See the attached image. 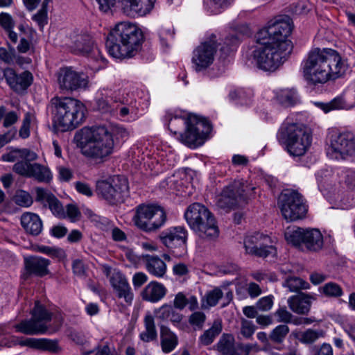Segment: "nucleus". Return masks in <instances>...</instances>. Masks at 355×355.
Listing matches in <instances>:
<instances>
[{
    "label": "nucleus",
    "mask_w": 355,
    "mask_h": 355,
    "mask_svg": "<svg viewBox=\"0 0 355 355\" xmlns=\"http://www.w3.org/2000/svg\"><path fill=\"white\" fill-rule=\"evenodd\" d=\"M78 137L83 155L96 162H105L114 151L112 133L105 126L85 127Z\"/></svg>",
    "instance_id": "3"
},
{
    "label": "nucleus",
    "mask_w": 355,
    "mask_h": 355,
    "mask_svg": "<svg viewBox=\"0 0 355 355\" xmlns=\"http://www.w3.org/2000/svg\"><path fill=\"white\" fill-rule=\"evenodd\" d=\"M145 331L139 334L140 339L146 343L153 341L157 338V330L155 324L154 317L150 313H147L144 318Z\"/></svg>",
    "instance_id": "43"
},
{
    "label": "nucleus",
    "mask_w": 355,
    "mask_h": 355,
    "mask_svg": "<svg viewBox=\"0 0 355 355\" xmlns=\"http://www.w3.org/2000/svg\"><path fill=\"white\" fill-rule=\"evenodd\" d=\"M110 91L105 89H101L98 92L96 105L98 109L104 113H115L116 105H112V98L108 94Z\"/></svg>",
    "instance_id": "42"
},
{
    "label": "nucleus",
    "mask_w": 355,
    "mask_h": 355,
    "mask_svg": "<svg viewBox=\"0 0 355 355\" xmlns=\"http://www.w3.org/2000/svg\"><path fill=\"white\" fill-rule=\"evenodd\" d=\"M243 247L246 254L261 258L275 257L277 254V250L271 238L261 232H254L245 236Z\"/></svg>",
    "instance_id": "17"
},
{
    "label": "nucleus",
    "mask_w": 355,
    "mask_h": 355,
    "mask_svg": "<svg viewBox=\"0 0 355 355\" xmlns=\"http://www.w3.org/2000/svg\"><path fill=\"white\" fill-rule=\"evenodd\" d=\"M318 291L329 297H339L343 294L342 288L335 282H328L320 286Z\"/></svg>",
    "instance_id": "48"
},
{
    "label": "nucleus",
    "mask_w": 355,
    "mask_h": 355,
    "mask_svg": "<svg viewBox=\"0 0 355 355\" xmlns=\"http://www.w3.org/2000/svg\"><path fill=\"white\" fill-rule=\"evenodd\" d=\"M165 119L168 122V129L174 134H176V130L173 128V122H178L179 125H185V130L180 134L179 139L191 148L202 146L211 130L209 121L196 115L190 114L187 118H183L167 112Z\"/></svg>",
    "instance_id": "5"
},
{
    "label": "nucleus",
    "mask_w": 355,
    "mask_h": 355,
    "mask_svg": "<svg viewBox=\"0 0 355 355\" xmlns=\"http://www.w3.org/2000/svg\"><path fill=\"white\" fill-rule=\"evenodd\" d=\"M119 112V116L123 121H134L138 118V107L136 101L127 105H116L115 112Z\"/></svg>",
    "instance_id": "40"
},
{
    "label": "nucleus",
    "mask_w": 355,
    "mask_h": 355,
    "mask_svg": "<svg viewBox=\"0 0 355 355\" xmlns=\"http://www.w3.org/2000/svg\"><path fill=\"white\" fill-rule=\"evenodd\" d=\"M273 305V297L271 295L260 298L256 304V308L261 311H269Z\"/></svg>",
    "instance_id": "56"
},
{
    "label": "nucleus",
    "mask_w": 355,
    "mask_h": 355,
    "mask_svg": "<svg viewBox=\"0 0 355 355\" xmlns=\"http://www.w3.org/2000/svg\"><path fill=\"white\" fill-rule=\"evenodd\" d=\"M144 35L137 24L125 21L115 25L106 41L108 53L117 59L134 57L139 51Z\"/></svg>",
    "instance_id": "2"
},
{
    "label": "nucleus",
    "mask_w": 355,
    "mask_h": 355,
    "mask_svg": "<svg viewBox=\"0 0 355 355\" xmlns=\"http://www.w3.org/2000/svg\"><path fill=\"white\" fill-rule=\"evenodd\" d=\"M16 58L15 49L13 47H9L8 49L4 47H0V60L6 64L15 63Z\"/></svg>",
    "instance_id": "54"
},
{
    "label": "nucleus",
    "mask_w": 355,
    "mask_h": 355,
    "mask_svg": "<svg viewBox=\"0 0 355 355\" xmlns=\"http://www.w3.org/2000/svg\"><path fill=\"white\" fill-rule=\"evenodd\" d=\"M21 224L25 231L31 235H39L43 228L42 221L38 215L26 212L21 216Z\"/></svg>",
    "instance_id": "29"
},
{
    "label": "nucleus",
    "mask_w": 355,
    "mask_h": 355,
    "mask_svg": "<svg viewBox=\"0 0 355 355\" xmlns=\"http://www.w3.org/2000/svg\"><path fill=\"white\" fill-rule=\"evenodd\" d=\"M303 245L311 252H318L323 248V236L318 229H305Z\"/></svg>",
    "instance_id": "28"
},
{
    "label": "nucleus",
    "mask_w": 355,
    "mask_h": 355,
    "mask_svg": "<svg viewBox=\"0 0 355 355\" xmlns=\"http://www.w3.org/2000/svg\"><path fill=\"white\" fill-rule=\"evenodd\" d=\"M31 162L18 161L13 165L12 170L21 176L33 178L39 182H51L53 179L51 169L47 166Z\"/></svg>",
    "instance_id": "22"
},
{
    "label": "nucleus",
    "mask_w": 355,
    "mask_h": 355,
    "mask_svg": "<svg viewBox=\"0 0 355 355\" xmlns=\"http://www.w3.org/2000/svg\"><path fill=\"white\" fill-rule=\"evenodd\" d=\"M32 119V115L30 113H26L23 120L22 125L19 130V136L21 138L26 139L30 135V123Z\"/></svg>",
    "instance_id": "57"
},
{
    "label": "nucleus",
    "mask_w": 355,
    "mask_h": 355,
    "mask_svg": "<svg viewBox=\"0 0 355 355\" xmlns=\"http://www.w3.org/2000/svg\"><path fill=\"white\" fill-rule=\"evenodd\" d=\"M305 229L298 227H288L284 232V238L288 243L296 247L303 245Z\"/></svg>",
    "instance_id": "44"
},
{
    "label": "nucleus",
    "mask_w": 355,
    "mask_h": 355,
    "mask_svg": "<svg viewBox=\"0 0 355 355\" xmlns=\"http://www.w3.org/2000/svg\"><path fill=\"white\" fill-rule=\"evenodd\" d=\"M59 87L62 91L73 92L85 89L88 85L87 77L71 67L60 69L57 74Z\"/></svg>",
    "instance_id": "23"
},
{
    "label": "nucleus",
    "mask_w": 355,
    "mask_h": 355,
    "mask_svg": "<svg viewBox=\"0 0 355 355\" xmlns=\"http://www.w3.org/2000/svg\"><path fill=\"white\" fill-rule=\"evenodd\" d=\"M316 295L301 293L288 299L289 308L297 314H306L309 312L311 304L316 300Z\"/></svg>",
    "instance_id": "27"
},
{
    "label": "nucleus",
    "mask_w": 355,
    "mask_h": 355,
    "mask_svg": "<svg viewBox=\"0 0 355 355\" xmlns=\"http://www.w3.org/2000/svg\"><path fill=\"white\" fill-rule=\"evenodd\" d=\"M275 315L278 318L279 322L288 323L291 321L292 314L285 307L278 309Z\"/></svg>",
    "instance_id": "59"
},
{
    "label": "nucleus",
    "mask_w": 355,
    "mask_h": 355,
    "mask_svg": "<svg viewBox=\"0 0 355 355\" xmlns=\"http://www.w3.org/2000/svg\"><path fill=\"white\" fill-rule=\"evenodd\" d=\"M51 106L53 123L62 132L76 129L85 119L86 107L76 98L56 96L51 100Z\"/></svg>",
    "instance_id": "4"
},
{
    "label": "nucleus",
    "mask_w": 355,
    "mask_h": 355,
    "mask_svg": "<svg viewBox=\"0 0 355 355\" xmlns=\"http://www.w3.org/2000/svg\"><path fill=\"white\" fill-rule=\"evenodd\" d=\"M0 25L7 32L10 40L13 44H16L18 40V35L12 31L15 26V21L12 16L6 12H1Z\"/></svg>",
    "instance_id": "46"
},
{
    "label": "nucleus",
    "mask_w": 355,
    "mask_h": 355,
    "mask_svg": "<svg viewBox=\"0 0 355 355\" xmlns=\"http://www.w3.org/2000/svg\"><path fill=\"white\" fill-rule=\"evenodd\" d=\"M38 155L32 150L26 148L11 150L7 153L2 155L1 159L4 162H13L19 159L21 161H35Z\"/></svg>",
    "instance_id": "34"
},
{
    "label": "nucleus",
    "mask_w": 355,
    "mask_h": 355,
    "mask_svg": "<svg viewBox=\"0 0 355 355\" xmlns=\"http://www.w3.org/2000/svg\"><path fill=\"white\" fill-rule=\"evenodd\" d=\"M166 220L163 208L154 204H141L136 207L133 216L135 225L145 232H153L161 227Z\"/></svg>",
    "instance_id": "11"
},
{
    "label": "nucleus",
    "mask_w": 355,
    "mask_h": 355,
    "mask_svg": "<svg viewBox=\"0 0 355 355\" xmlns=\"http://www.w3.org/2000/svg\"><path fill=\"white\" fill-rule=\"evenodd\" d=\"M223 294L220 288H215L207 293L205 295L206 302L209 306H214L218 300L222 298Z\"/></svg>",
    "instance_id": "53"
},
{
    "label": "nucleus",
    "mask_w": 355,
    "mask_h": 355,
    "mask_svg": "<svg viewBox=\"0 0 355 355\" xmlns=\"http://www.w3.org/2000/svg\"><path fill=\"white\" fill-rule=\"evenodd\" d=\"M155 0H120L123 12L132 17L148 14L154 7Z\"/></svg>",
    "instance_id": "24"
},
{
    "label": "nucleus",
    "mask_w": 355,
    "mask_h": 355,
    "mask_svg": "<svg viewBox=\"0 0 355 355\" xmlns=\"http://www.w3.org/2000/svg\"><path fill=\"white\" fill-rule=\"evenodd\" d=\"M72 266L73 272L76 275L78 276H83L85 275L86 271V267L84 262L82 260H74Z\"/></svg>",
    "instance_id": "63"
},
{
    "label": "nucleus",
    "mask_w": 355,
    "mask_h": 355,
    "mask_svg": "<svg viewBox=\"0 0 355 355\" xmlns=\"http://www.w3.org/2000/svg\"><path fill=\"white\" fill-rule=\"evenodd\" d=\"M33 19L35 21L40 27H43L47 23V12L44 6L33 17Z\"/></svg>",
    "instance_id": "60"
},
{
    "label": "nucleus",
    "mask_w": 355,
    "mask_h": 355,
    "mask_svg": "<svg viewBox=\"0 0 355 355\" xmlns=\"http://www.w3.org/2000/svg\"><path fill=\"white\" fill-rule=\"evenodd\" d=\"M174 35V29L170 25L163 26L159 31V37L162 42L164 43V40L168 38H173Z\"/></svg>",
    "instance_id": "61"
},
{
    "label": "nucleus",
    "mask_w": 355,
    "mask_h": 355,
    "mask_svg": "<svg viewBox=\"0 0 355 355\" xmlns=\"http://www.w3.org/2000/svg\"><path fill=\"white\" fill-rule=\"evenodd\" d=\"M31 315L30 320H24L15 325L16 331L26 335L45 334L48 331L47 323L51 321L52 313L39 302H36Z\"/></svg>",
    "instance_id": "14"
},
{
    "label": "nucleus",
    "mask_w": 355,
    "mask_h": 355,
    "mask_svg": "<svg viewBox=\"0 0 355 355\" xmlns=\"http://www.w3.org/2000/svg\"><path fill=\"white\" fill-rule=\"evenodd\" d=\"M347 69V62L336 51L316 49L309 53L304 62L303 72L307 81L317 85L343 77Z\"/></svg>",
    "instance_id": "1"
},
{
    "label": "nucleus",
    "mask_w": 355,
    "mask_h": 355,
    "mask_svg": "<svg viewBox=\"0 0 355 355\" xmlns=\"http://www.w3.org/2000/svg\"><path fill=\"white\" fill-rule=\"evenodd\" d=\"M3 76L10 87L17 92L28 88L33 80V76L30 72L24 71L17 75L12 69L10 68L4 70Z\"/></svg>",
    "instance_id": "25"
},
{
    "label": "nucleus",
    "mask_w": 355,
    "mask_h": 355,
    "mask_svg": "<svg viewBox=\"0 0 355 355\" xmlns=\"http://www.w3.org/2000/svg\"><path fill=\"white\" fill-rule=\"evenodd\" d=\"M182 185V181L176 175L167 178L161 183L162 188L171 192L181 191Z\"/></svg>",
    "instance_id": "49"
},
{
    "label": "nucleus",
    "mask_w": 355,
    "mask_h": 355,
    "mask_svg": "<svg viewBox=\"0 0 355 355\" xmlns=\"http://www.w3.org/2000/svg\"><path fill=\"white\" fill-rule=\"evenodd\" d=\"M289 331V327L286 324H279L270 332L269 338L275 343H282Z\"/></svg>",
    "instance_id": "50"
},
{
    "label": "nucleus",
    "mask_w": 355,
    "mask_h": 355,
    "mask_svg": "<svg viewBox=\"0 0 355 355\" xmlns=\"http://www.w3.org/2000/svg\"><path fill=\"white\" fill-rule=\"evenodd\" d=\"M187 305L189 306L191 311L197 309L198 308L197 297L192 295L187 296L182 292L178 293L173 300V306L175 309L182 310Z\"/></svg>",
    "instance_id": "41"
},
{
    "label": "nucleus",
    "mask_w": 355,
    "mask_h": 355,
    "mask_svg": "<svg viewBox=\"0 0 355 355\" xmlns=\"http://www.w3.org/2000/svg\"><path fill=\"white\" fill-rule=\"evenodd\" d=\"M15 202L23 207H30L33 204V198L31 195L25 191H18L14 196Z\"/></svg>",
    "instance_id": "52"
},
{
    "label": "nucleus",
    "mask_w": 355,
    "mask_h": 355,
    "mask_svg": "<svg viewBox=\"0 0 355 355\" xmlns=\"http://www.w3.org/2000/svg\"><path fill=\"white\" fill-rule=\"evenodd\" d=\"M26 342L28 345L37 349L47 351L51 353H58L61 351V348L56 340L29 338Z\"/></svg>",
    "instance_id": "35"
},
{
    "label": "nucleus",
    "mask_w": 355,
    "mask_h": 355,
    "mask_svg": "<svg viewBox=\"0 0 355 355\" xmlns=\"http://www.w3.org/2000/svg\"><path fill=\"white\" fill-rule=\"evenodd\" d=\"M160 340L162 349L164 353H170L178 344V338L168 327H160Z\"/></svg>",
    "instance_id": "33"
},
{
    "label": "nucleus",
    "mask_w": 355,
    "mask_h": 355,
    "mask_svg": "<svg viewBox=\"0 0 355 355\" xmlns=\"http://www.w3.org/2000/svg\"><path fill=\"white\" fill-rule=\"evenodd\" d=\"M293 336L301 343L312 345L320 338L325 336V331L321 329H307L304 331H295L293 332Z\"/></svg>",
    "instance_id": "32"
},
{
    "label": "nucleus",
    "mask_w": 355,
    "mask_h": 355,
    "mask_svg": "<svg viewBox=\"0 0 355 355\" xmlns=\"http://www.w3.org/2000/svg\"><path fill=\"white\" fill-rule=\"evenodd\" d=\"M276 101L285 107H291L299 103L300 99L294 89H282L275 92Z\"/></svg>",
    "instance_id": "38"
},
{
    "label": "nucleus",
    "mask_w": 355,
    "mask_h": 355,
    "mask_svg": "<svg viewBox=\"0 0 355 355\" xmlns=\"http://www.w3.org/2000/svg\"><path fill=\"white\" fill-rule=\"evenodd\" d=\"M49 264L50 261L49 259L41 257L30 256L24 258L26 275L43 277L49 272L48 269Z\"/></svg>",
    "instance_id": "26"
},
{
    "label": "nucleus",
    "mask_w": 355,
    "mask_h": 355,
    "mask_svg": "<svg viewBox=\"0 0 355 355\" xmlns=\"http://www.w3.org/2000/svg\"><path fill=\"white\" fill-rule=\"evenodd\" d=\"M188 231L183 226L169 227L159 235L162 243L176 256L182 257L187 252Z\"/></svg>",
    "instance_id": "18"
},
{
    "label": "nucleus",
    "mask_w": 355,
    "mask_h": 355,
    "mask_svg": "<svg viewBox=\"0 0 355 355\" xmlns=\"http://www.w3.org/2000/svg\"><path fill=\"white\" fill-rule=\"evenodd\" d=\"M217 48L216 36L211 35L195 49L192 63L196 71L203 70L213 63Z\"/></svg>",
    "instance_id": "20"
},
{
    "label": "nucleus",
    "mask_w": 355,
    "mask_h": 355,
    "mask_svg": "<svg viewBox=\"0 0 355 355\" xmlns=\"http://www.w3.org/2000/svg\"><path fill=\"white\" fill-rule=\"evenodd\" d=\"M256 187L247 180L241 179L224 187L217 197L216 205L221 209H235L248 203L254 197Z\"/></svg>",
    "instance_id": "9"
},
{
    "label": "nucleus",
    "mask_w": 355,
    "mask_h": 355,
    "mask_svg": "<svg viewBox=\"0 0 355 355\" xmlns=\"http://www.w3.org/2000/svg\"><path fill=\"white\" fill-rule=\"evenodd\" d=\"M345 182L349 189H355V171H347L345 178Z\"/></svg>",
    "instance_id": "64"
},
{
    "label": "nucleus",
    "mask_w": 355,
    "mask_h": 355,
    "mask_svg": "<svg viewBox=\"0 0 355 355\" xmlns=\"http://www.w3.org/2000/svg\"><path fill=\"white\" fill-rule=\"evenodd\" d=\"M148 281L147 275L141 272L135 273L132 277V284L135 288H139Z\"/></svg>",
    "instance_id": "62"
},
{
    "label": "nucleus",
    "mask_w": 355,
    "mask_h": 355,
    "mask_svg": "<svg viewBox=\"0 0 355 355\" xmlns=\"http://www.w3.org/2000/svg\"><path fill=\"white\" fill-rule=\"evenodd\" d=\"M166 293L165 286L158 282H150L142 291V299L150 302H157L162 299Z\"/></svg>",
    "instance_id": "30"
},
{
    "label": "nucleus",
    "mask_w": 355,
    "mask_h": 355,
    "mask_svg": "<svg viewBox=\"0 0 355 355\" xmlns=\"http://www.w3.org/2000/svg\"><path fill=\"white\" fill-rule=\"evenodd\" d=\"M255 327L252 321L243 319L241 321V334L246 338H250L254 333Z\"/></svg>",
    "instance_id": "55"
},
{
    "label": "nucleus",
    "mask_w": 355,
    "mask_h": 355,
    "mask_svg": "<svg viewBox=\"0 0 355 355\" xmlns=\"http://www.w3.org/2000/svg\"><path fill=\"white\" fill-rule=\"evenodd\" d=\"M325 151L331 159L346 160L355 155V136L351 132L329 130Z\"/></svg>",
    "instance_id": "10"
},
{
    "label": "nucleus",
    "mask_w": 355,
    "mask_h": 355,
    "mask_svg": "<svg viewBox=\"0 0 355 355\" xmlns=\"http://www.w3.org/2000/svg\"><path fill=\"white\" fill-rule=\"evenodd\" d=\"M73 51L87 55L90 60V67L93 70L98 71L105 65V60L99 49L94 46L92 37L87 33H80L71 38Z\"/></svg>",
    "instance_id": "16"
},
{
    "label": "nucleus",
    "mask_w": 355,
    "mask_h": 355,
    "mask_svg": "<svg viewBox=\"0 0 355 355\" xmlns=\"http://www.w3.org/2000/svg\"><path fill=\"white\" fill-rule=\"evenodd\" d=\"M36 201L40 202L45 207H48L52 214L58 218H68L71 222L80 220L81 213L75 204H68L65 208L60 201L47 190L37 187L35 189Z\"/></svg>",
    "instance_id": "13"
},
{
    "label": "nucleus",
    "mask_w": 355,
    "mask_h": 355,
    "mask_svg": "<svg viewBox=\"0 0 355 355\" xmlns=\"http://www.w3.org/2000/svg\"><path fill=\"white\" fill-rule=\"evenodd\" d=\"M96 192L110 204L123 202L129 196L128 180L123 176L115 175L106 180L98 181Z\"/></svg>",
    "instance_id": "12"
},
{
    "label": "nucleus",
    "mask_w": 355,
    "mask_h": 355,
    "mask_svg": "<svg viewBox=\"0 0 355 355\" xmlns=\"http://www.w3.org/2000/svg\"><path fill=\"white\" fill-rule=\"evenodd\" d=\"M257 46L252 52V62L258 68L266 71H275L291 53L293 45L283 42L280 46L268 40H261L260 35H256Z\"/></svg>",
    "instance_id": "6"
},
{
    "label": "nucleus",
    "mask_w": 355,
    "mask_h": 355,
    "mask_svg": "<svg viewBox=\"0 0 355 355\" xmlns=\"http://www.w3.org/2000/svg\"><path fill=\"white\" fill-rule=\"evenodd\" d=\"M206 316L204 313L201 311L194 312L189 317V322L192 325L202 327L205 321Z\"/></svg>",
    "instance_id": "58"
},
{
    "label": "nucleus",
    "mask_w": 355,
    "mask_h": 355,
    "mask_svg": "<svg viewBox=\"0 0 355 355\" xmlns=\"http://www.w3.org/2000/svg\"><path fill=\"white\" fill-rule=\"evenodd\" d=\"M293 28L291 19L286 17L282 19L270 23L267 27L261 29L257 34L260 35L261 40H268L279 46L282 43L286 42L293 45L291 41L288 40Z\"/></svg>",
    "instance_id": "19"
},
{
    "label": "nucleus",
    "mask_w": 355,
    "mask_h": 355,
    "mask_svg": "<svg viewBox=\"0 0 355 355\" xmlns=\"http://www.w3.org/2000/svg\"><path fill=\"white\" fill-rule=\"evenodd\" d=\"M146 268L150 274L156 277H162L166 272V263L157 256H146Z\"/></svg>",
    "instance_id": "37"
},
{
    "label": "nucleus",
    "mask_w": 355,
    "mask_h": 355,
    "mask_svg": "<svg viewBox=\"0 0 355 355\" xmlns=\"http://www.w3.org/2000/svg\"><path fill=\"white\" fill-rule=\"evenodd\" d=\"M103 273L109 278L116 296L123 299L128 304H131L134 294L125 276L120 270L107 265L103 266Z\"/></svg>",
    "instance_id": "21"
},
{
    "label": "nucleus",
    "mask_w": 355,
    "mask_h": 355,
    "mask_svg": "<svg viewBox=\"0 0 355 355\" xmlns=\"http://www.w3.org/2000/svg\"><path fill=\"white\" fill-rule=\"evenodd\" d=\"M279 207L283 217L288 221L304 218L307 211L302 196L295 191H286L279 198Z\"/></svg>",
    "instance_id": "15"
},
{
    "label": "nucleus",
    "mask_w": 355,
    "mask_h": 355,
    "mask_svg": "<svg viewBox=\"0 0 355 355\" xmlns=\"http://www.w3.org/2000/svg\"><path fill=\"white\" fill-rule=\"evenodd\" d=\"M277 136L287 153L293 157L304 156L312 144V132L302 123H285L281 126Z\"/></svg>",
    "instance_id": "7"
},
{
    "label": "nucleus",
    "mask_w": 355,
    "mask_h": 355,
    "mask_svg": "<svg viewBox=\"0 0 355 355\" xmlns=\"http://www.w3.org/2000/svg\"><path fill=\"white\" fill-rule=\"evenodd\" d=\"M315 105L325 113L338 110H349L354 107V104L348 103L343 94L335 97L328 103L317 102Z\"/></svg>",
    "instance_id": "31"
},
{
    "label": "nucleus",
    "mask_w": 355,
    "mask_h": 355,
    "mask_svg": "<svg viewBox=\"0 0 355 355\" xmlns=\"http://www.w3.org/2000/svg\"><path fill=\"white\" fill-rule=\"evenodd\" d=\"M222 322L219 320H215L212 326L206 330L199 338V341L202 345H209L211 344L216 337L222 331Z\"/></svg>",
    "instance_id": "45"
},
{
    "label": "nucleus",
    "mask_w": 355,
    "mask_h": 355,
    "mask_svg": "<svg viewBox=\"0 0 355 355\" xmlns=\"http://www.w3.org/2000/svg\"><path fill=\"white\" fill-rule=\"evenodd\" d=\"M184 218L191 229L202 239L218 237L219 230L214 216L204 205L191 204L185 211Z\"/></svg>",
    "instance_id": "8"
},
{
    "label": "nucleus",
    "mask_w": 355,
    "mask_h": 355,
    "mask_svg": "<svg viewBox=\"0 0 355 355\" xmlns=\"http://www.w3.org/2000/svg\"><path fill=\"white\" fill-rule=\"evenodd\" d=\"M209 11L214 14L220 12L227 8L233 0H205Z\"/></svg>",
    "instance_id": "51"
},
{
    "label": "nucleus",
    "mask_w": 355,
    "mask_h": 355,
    "mask_svg": "<svg viewBox=\"0 0 355 355\" xmlns=\"http://www.w3.org/2000/svg\"><path fill=\"white\" fill-rule=\"evenodd\" d=\"M216 348L221 355H240L234 346V338L231 334H223L217 343Z\"/></svg>",
    "instance_id": "39"
},
{
    "label": "nucleus",
    "mask_w": 355,
    "mask_h": 355,
    "mask_svg": "<svg viewBox=\"0 0 355 355\" xmlns=\"http://www.w3.org/2000/svg\"><path fill=\"white\" fill-rule=\"evenodd\" d=\"M283 286L288 288L290 292H298L300 290L309 288V284L301 278L291 277L285 280Z\"/></svg>",
    "instance_id": "47"
},
{
    "label": "nucleus",
    "mask_w": 355,
    "mask_h": 355,
    "mask_svg": "<svg viewBox=\"0 0 355 355\" xmlns=\"http://www.w3.org/2000/svg\"><path fill=\"white\" fill-rule=\"evenodd\" d=\"M155 313L157 319L170 320L173 324H179L182 320V315L168 304H164L156 309Z\"/></svg>",
    "instance_id": "36"
}]
</instances>
